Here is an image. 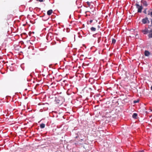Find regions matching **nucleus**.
Masks as SVG:
<instances>
[{
    "label": "nucleus",
    "instance_id": "1",
    "mask_svg": "<svg viewBox=\"0 0 152 152\" xmlns=\"http://www.w3.org/2000/svg\"><path fill=\"white\" fill-rule=\"evenodd\" d=\"M136 8L138 9V12H141L142 11V5H140L138 4H135Z\"/></svg>",
    "mask_w": 152,
    "mask_h": 152
},
{
    "label": "nucleus",
    "instance_id": "2",
    "mask_svg": "<svg viewBox=\"0 0 152 152\" xmlns=\"http://www.w3.org/2000/svg\"><path fill=\"white\" fill-rule=\"evenodd\" d=\"M142 32L144 34H146L148 33V30L147 28H145L144 29L142 30Z\"/></svg>",
    "mask_w": 152,
    "mask_h": 152
},
{
    "label": "nucleus",
    "instance_id": "3",
    "mask_svg": "<svg viewBox=\"0 0 152 152\" xmlns=\"http://www.w3.org/2000/svg\"><path fill=\"white\" fill-rule=\"evenodd\" d=\"M147 14L152 17V10H150L147 12Z\"/></svg>",
    "mask_w": 152,
    "mask_h": 152
},
{
    "label": "nucleus",
    "instance_id": "4",
    "mask_svg": "<svg viewBox=\"0 0 152 152\" xmlns=\"http://www.w3.org/2000/svg\"><path fill=\"white\" fill-rule=\"evenodd\" d=\"M149 34L148 35V37L150 38H152V28L149 31Z\"/></svg>",
    "mask_w": 152,
    "mask_h": 152
},
{
    "label": "nucleus",
    "instance_id": "5",
    "mask_svg": "<svg viewBox=\"0 0 152 152\" xmlns=\"http://www.w3.org/2000/svg\"><path fill=\"white\" fill-rule=\"evenodd\" d=\"M148 21V18H146L145 19H143L142 20V22L143 23L145 24L147 23V22Z\"/></svg>",
    "mask_w": 152,
    "mask_h": 152
},
{
    "label": "nucleus",
    "instance_id": "6",
    "mask_svg": "<svg viewBox=\"0 0 152 152\" xmlns=\"http://www.w3.org/2000/svg\"><path fill=\"white\" fill-rule=\"evenodd\" d=\"M145 55L146 56H148L150 55V53L148 51L145 50L144 53Z\"/></svg>",
    "mask_w": 152,
    "mask_h": 152
},
{
    "label": "nucleus",
    "instance_id": "7",
    "mask_svg": "<svg viewBox=\"0 0 152 152\" xmlns=\"http://www.w3.org/2000/svg\"><path fill=\"white\" fill-rule=\"evenodd\" d=\"M52 10H50L47 12V14L48 15H50L52 13Z\"/></svg>",
    "mask_w": 152,
    "mask_h": 152
},
{
    "label": "nucleus",
    "instance_id": "8",
    "mask_svg": "<svg viewBox=\"0 0 152 152\" xmlns=\"http://www.w3.org/2000/svg\"><path fill=\"white\" fill-rule=\"evenodd\" d=\"M40 126L41 128H43L45 127V124H40Z\"/></svg>",
    "mask_w": 152,
    "mask_h": 152
},
{
    "label": "nucleus",
    "instance_id": "9",
    "mask_svg": "<svg viewBox=\"0 0 152 152\" xmlns=\"http://www.w3.org/2000/svg\"><path fill=\"white\" fill-rule=\"evenodd\" d=\"M142 2L144 6H146L147 5V2L146 1H142Z\"/></svg>",
    "mask_w": 152,
    "mask_h": 152
},
{
    "label": "nucleus",
    "instance_id": "10",
    "mask_svg": "<svg viewBox=\"0 0 152 152\" xmlns=\"http://www.w3.org/2000/svg\"><path fill=\"white\" fill-rule=\"evenodd\" d=\"M137 116V114L136 113H134L132 115V117L134 118H136Z\"/></svg>",
    "mask_w": 152,
    "mask_h": 152
},
{
    "label": "nucleus",
    "instance_id": "11",
    "mask_svg": "<svg viewBox=\"0 0 152 152\" xmlns=\"http://www.w3.org/2000/svg\"><path fill=\"white\" fill-rule=\"evenodd\" d=\"M91 30L92 31H95L96 30V28H95L92 27L91 28Z\"/></svg>",
    "mask_w": 152,
    "mask_h": 152
},
{
    "label": "nucleus",
    "instance_id": "12",
    "mask_svg": "<svg viewBox=\"0 0 152 152\" xmlns=\"http://www.w3.org/2000/svg\"><path fill=\"white\" fill-rule=\"evenodd\" d=\"M116 40L114 39H113L112 40V43H115V42Z\"/></svg>",
    "mask_w": 152,
    "mask_h": 152
},
{
    "label": "nucleus",
    "instance_id": "13",
    "mask_svg": "<svg viewBox=\"0 0 152 152\" xmlns=\"http://www.w3.org/2000/svg\"><path fill=\"white\" fill-rule=\"evenodd\" d=\"M32 33L34 34V31L32 32H30L29 33V35L30 36H31V34H32Z\"/></svg>",
    "mask_w": 152,
    "mask_h": 152
},
{
    "label": "nucleus",
    "instance_id": "14",
    "mask_svg": "<svg viewBox=\"0 0 152 152\" xmlns=\"http://www.w3.org/2000/svg\"><path fill=\"white\" fill-rule=\"evenodd\" d=\"M138 102H139V100H138L137 101H134V102L135 103Z\"/></svg>",
    "mask_w": 152,
    "mask_h": 152
},
{
    "label": "nucleus",
    "instance_id": "15",
    "mask_svg": "<svg viewBox=\"0 0 152 152\" xmlns=\"http://www.w3.org/2000/svg\"><path fill=\"white\" fill-rule=\"evenodd\" d=\"M44 1H45V0H39V1L41 2H43Z\"/></svg>",
    "mask_w": 152,
    "mask_h": 152
},
{
    "label": "nucleus",
    "instance_id": "16",
    "mask_svg": "<svg viewBox=\"0 0 152 152\" xmlns=\"http://www.w3.org/2000/svg\"><path fill=\"white\" fill-rule=\"evenodd\" d=\"M93 20H91L90 21V23H91L92 22Z\"/></svg>",
    "mask_w": 152,
    "mask_h": 152
},
{
    "label": "nucleus",
    "instance_id": "17",
    "mask_svg": "<svg viewBox=\"0 0 152 152\" xmlns=\"http://www.w3.org/2000/svg\"><path fill=\"white\" fill-rule=\"evenodd\" d=\"M138 152H144V151H139Z\"/></svg>",
    "mask_w": 152,
    "mask_h": 152
},
{
    "label": "nucleus",
    "instance_id": "18",
    "mask_svg": "<svg viewBox=\"0 0 152 152\" xmlns=\"http://www.w3.org/2000/svg\"><path fill=\"white\" fill-rule=\"evenodd\" d=\"M98 27L99 28H100V26H98Z\"/></svg>",
    "mask_w": 152,
    "mask_h": 152
},
{
    "label": "nucleus",
    "instance_id": "19",
    "mask_svg": "<svg viewBox=\"0 0 152 152\" xmlns=\"http://www.w3.org/2000/svg\"><path fill=\"white\" fill-rule=\"evenodd\" d=\"M38 85V84L36 85V86H35V88L37 87V86Z\"/></svg>",
    "mask_w": 152,
    "mask_h": 152
},
{
    "label": "nucleus",
    "instance_id": "20",
    "mask_svg": "<svg viewBox=\"0 0 152 152\" xmlns=\"http://www.w3.org/2000/svg\"><path fill=\"white\" fill-rule=\"evenodd\" d=\"M151 90H152V86H151Z\"/></svg>",
    "mask_w": 152,
    "mask_h": 152
},
{
    "label": "nucleus",
    "instance_id": "21",
    "mask_svg": "<svg viewBox=\"0 0 152 152\" xmlns=\"http://www.w3.org/2000/svg\"><path fill=\"white\" fill-rule=\"evenodd\" d=\"M38 105H40L39 103Z\"/></svg>",
    "mask_w": 152,
    "mask_h": 152
},
{
    "label": "nucleus",
    "instance_id": "22",
    "mask_svg": "<svg viewBox=\"0 0 152 152\" xmlns=\"http://www.w3.org/2000/svg\"><path fill=\"white\" fill-rule=\"evenodd\" d=\"M37 1H38V0H37Z\"/></svg>",
    "mask_w": 152,
    "mask_h": 152
}]
</instances>
